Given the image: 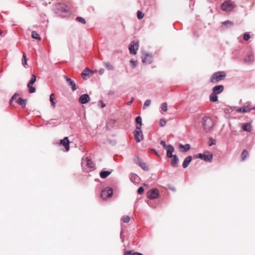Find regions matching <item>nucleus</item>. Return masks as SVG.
Masks as SVG:
<instances>
[{
  "label": "nucleus",
  "mask_w": 255,
  "mask_h": 255,
  "mask_svg": "<svg viewBox=\"0 0 255 255\" xmlns=\"http://www.w3.org/2000/svg\"><path fill=\"white\" fill-rule=\"evenodd\" d=\"M226 74L224 71H219L214 73L210 78V82L216 83L225 79Z\"/></svg>",
  "instance_id": "f257e3e1"
},
{
  "label": "nucleus",
  "mask_w": 255,
  "mask_h": 255,
  "mask_svg": "<svg viewBox=\"0 0 255 255\" xmlns=\"http://www.w3.org/2000/svg\"><path fill=\"white\" fill-rule=\"evenodd\" d=\"M202 121L204 129L206 132L210 131L214 126L213 120L210 118L205 117L203 119Z\"/></svg>",
  "instance_id": "f03ea898"
},
{
  "label": "nucleus",
  "mask_w": 255,
  "mask_h": 255,
  "mask_svg": "<svg viewBox=\"0 0 255 255\" xmlns=\"http://www.w3.org/2000/svg\"><path fill=\"white\" fill-rule=\"evenodd\" d=\"M81 165L84 168V166H86L89 169H93L95 166V163L91 160L89 157H86L85 159H82Z\"/></svg>",
  "instance_id": "7ed1b4c3"
},
{
  "label": "nucleus",
  "mask_w": 255,
  "mask_h": 255,
  "mask_svg": "<svg viewBox=\"0 0 255 255\" xmlns=\"http://www.w3.org/2000/svg\"><path fill=\"white\" fill-rule=\"evenodd\" d=\"M36 77L35 75L32 74L31 78L27 84V87L29 89V92L30 93H33L36 91L35 87H33V85L36 82Z\"/></svg>",
  "instance_id": "20e7f679"
},
{
  "label": "nucleus",
  "mask_w": 255,
  "mask_h": 255,
  "mask_svg": "<svg viewBox=\"0 0 255 255\" xmlns=\"http://www.w3.org/2000/svg\"><path fill=\"white\" fill-rule=\"evenodd\" d=\"M138 47L139 45L138 42L134 41H131L128 46L130 53L135 55L138 49Z\"/></svg>",
  "instance_id": "39448f33"
},
{
  "label": "nucleus",
  "mask_w": 255,
  "mask_h": 255,
  "mask_svg": "<svg viewBox=\"0 0 255 255\" xmlns=\"http://www.w3.org/2000/svg\"><path fill=\"white\" fill-rule=\"evenodd\" d=\"M234 5L230 1H225L221 5V8L223 10L226 11H230L234 8Z\"/></svg>",
  "instance_id": "423d86ee"
},
{
  "label": "nucleus",
  "mask_w": 255,
  "mask_h": 255,
  "mask_svg": "<svg viewBox=\"0 0 255 255\" xmlns=\"http://www.w3.org/2000/svg\"><path fill=\"white\" fill-rule=\"evenodd\" d=\"M113 190L111 188H107L103 189L101 194V196L103 199H106L108 198L112 197Z\"/></svg>",
  "instance_id": "0eeeda50"
},
{
  "label": "nucleus",
  "mask_w": 255,
  "mask_h": 255,
  "mask_svg": "<svg viewBox=\"0 0 255 255\" xmlns=\"http://www.w3.org/2000/svg\"><path fill=\"white\" fill-rule=\"evenodd\" d=\"M96 72V70L91 71L88 68H85L81 73V76L84 80H87L91 75Z\"/></svg>",
  "instance_id": "6e6552de"
},
{
  "label": "nucleus",
  "mask_w": 255,
  "mask_h": 255,
  "mask_svg": "<svg viewBox=\"0 0 255 255\" xmlns=\"http://www.w3.org/2000/svg\"><path fill=\"white\" fill-rule=\"evenodd\" d=\"M134 136L137 142H139L142 140L143 137L142 132L141 130V128H140V129H138L136 128L134 132Z\"/></svg>",
  "instance_id": "1a4fd4ad"
},
{
  "label": "nucleus",
  "mask_w": 255,
  "mask_h": 255,
  "mask_svg": "<svg viewBox=\"0 0 255 255\" xmlns=\"http://www.w3.org/2000/svg\"><path fill=\"white\" fill-rule=\"evenodd\" d=\"M159 192L156 189H152L150 190L147 193V197L150 199L157 198L158 196Z\"/></svg>",
  "instance_id": "9d476101"
},
{
  "label": "nucleus",
  "mask_w": 255,
  "mask_h": 255,
  "mask_svg": "<svg viewBox=\"0 0 255 255\" xmlns=\"http://www.w3.org/2000/svg\"><path fill=\"white\" fill-rule=\"evenodd\" d=\"M134 162L137 164H138L142 169L144 170H148V166H147V165L145 163H144V162H142L141 161V160H140V159L137 157V156H135L134 158Z\"/></svg>",
  "instance_id": "9b49d317"
},
{
  "label": "nucleus",
  "mask_w": 255,
  "mask_h": 255,
  "mask_svg": "<svg viewBox=\"0 0 255 255\" xmlns=\"http://www.w3.org/2000/svg\"><path fill=\"white\" fill-rule=\"evenodd\" d=\"M57 8L60 10V11L62 13H63V14H61V15L62 17H64L66 15V14H68L69 13L68 8L66 5H65L64 4H59L57 5Z\"/></svg>",
  "instance_id": "f8f14e48"
},
{
  "label": "nucleus",
  "mask_w": 255,
  "mask_h": 255,
  "mask_svg": "<svg viewBox=\"0 0 255 255\" xmlns=\"http://www.w3.org/2000/svg\"><path fill=\"white\" fill-rule=\"evenodd\" d=\"M90 100L89 96L87 94L82 95L79 99V102L82 104H85L88 103Z\"/></svg>",
  "instance_id": "ddd939ff"
},
{
  "label": "nucleus",
  "mask_w": 255,
  "mask_h": 255,
  "mask_svg": "<svg viewBox=\"0 0 255 255\" xmlns=\"http://www.w3.org/2000/svg\"><path fill=\"white\" fill-rule=\"evenodd\" d=\"M60 144L65 147L66 151H68L69 150L70 141L68 139V137H65L63 139H61L60 141Z\"/></svg>",
  "instance_id": "4468645a"
},
{
  "label": "nucleus",
  "mask_w": 255,
  "mask_h": 255,
  "mask_svg": "<svg viewBox=\"0 0 255 255\" xmlns=\"http://www.w3.org/2000/svg\"><path fill=\"white\" fill-rule=\"evenodd\" d=\"M142 62L145 64H150L152 62V56L148 54H144L141 57Z\"/></svg>",
  "instance_id": "2eb2a0df"
},
{
  "label": "nucleus",
  "mask_w": 255,
  "mask_h": 255,
  "mask_svg": "<svg viewBox=\"0 0 255 255\" xmlns=\"http://www.w3.org/2000/svg\"><path fill=\"white\" fill-rule=\"evenodd\" d=\"M64 78L66 79L67 83L68 84V85L71 87L72 91H75L77 89V87L74 81L67 76H64Z\"/></svg>",
  "instance_id": "dca6fc26"
},
{
  "label": "nucleus",
  "mask_w": 255,
  "mask_h": 255,
  "mask_svg": "<svg viewBox=\"0 0 255 255\" xmlns=\"http://www.w3.org/2000/svg\"><path fill=\"white\" fill-rule=\"evenodd\" d=\"M224 86L223 85L216 86L213 88V93L214 94H219L222 93L224 90Z\"/></svg>",
  "instance_id": "f3484780"
},
{
  "label": "nucleus",
  "mask_w": 255,
  "mask_h": 255,
  "mask_svg": "<svg viewBox=\"0 0 255 255\" xmlns=\"http://www.w3.org/2000/svg\"><path fill=\"white\" fill-rule=\"evenodd\" d=\"M243 130L248 132L252 131V126L251 123H245L242 126Z\"/></svg>",
  "instance_id": "a211bd4d"
},
{
  "label": "nucleus",
  "mask_w": 255,
  "mask_h": 255,
  "mask_svg": "<svg viewBox=\"0 0 255 255\" xmlns=\"http://www.w3.org/2000/svg\"><path fill=\"white\" fill-rule=\"evenodd\" d=\"M167 150V156L168 157H171L174 155H172V152L174 151V148L171 145H168L166 149Z\"/></svg>",
  "instance_id": "6ab92c4d"
},
{
  "label": "nucleus",
  "mask_w": 255,
  "mask_h": 255,
  "mask_svg": "<svg viewBox=\"0 0 255 255\" xmlns=\"http://www.w3.org/2000/svg\"><path fill=\"white\" fill-rule=\"evenodd\" d=\"M192 157L191 156H188L184 159L182 164L183 167L184 168H185L188 166L189 163L192 160Z\"/></svg>",
  "instance_id": "aec40b11"
},
{
  "label": "nucleus",
  "mask_w": 255,
  "mask_h": 255,
  "mask_svg": "<svg viewBox=\"0 0 255 255\" xmlns=\"http://www.w3.org/2000/svg\"><path fill=\"white\" fill-rule=\"evenodd\" d=\"M16 103L20 105L22 108H25L26 105V99H23V98L19 97L16 100Z\"/></svg>",
  "instance_id": "412c9836"
},
{
  "label": "nucleus",
  "mask_w": 255,
  "mask_h": 255,
  "mask_svg": "<svg viewBox=\"0 0 255 255\" xmlns=\"http://www.w3.org/2000/svg\"><path fill=\"white\" fill-rule=\"evenodd\" d=\"M254 60V57L253 55L252 54H250L247 55L244 58V62L245 63H250L253 62Z\"/></svg>",
  "instance_id": "4be33fe9"
},
{
  "label": "nucleus",
  "mask_w": 255,
  "mask_h": 255,
  "mask_svg": "<svg viewBox=\"0 0 255 255\" xmlns=\"http://www.w3.org/2000/svg\"><path fill=\"white\" fill-rule=\"evenodd\" d=\"M135 122L136 123V128L140 129L142 126V120L140 117L137 116L135 119Z\"/></svg>",
  "instance_id": "5701e85b"
},
{
  "label": "nucleus",
  "mask_w": 255,
  "mask_h": 255,
  "mask_svg": "<svg viewBox=\"0 0 255 255\" xmlns=\"http://www.w3.org/2000/svg\"><path fill=\"white\" fill-rule=\"evenodd\" d=\"M111 171H102L100 173L101 178L105 179L111 174Z\"/></svg>",
  "instance_id": "b1692460"
},
{
  "label": "nucleus",
  "mask_w": 255,
  "mask_h": 255,
  "mask_svg": "<svg viewBox=\"0 0 255 255\" xmlns=\"http://www.w3.org/2000/svg\"><path fill=\"white\" fill-rule=\"evenodd\" d=\"M171 158H172L171 162L172 166L173 167H176L177 166V161L178 160L177 156L176 155H174Z\"/></svg>",
  "instance_id": "393cba45"
},
{
  "label": "nucleus",
  "mask_w": 255,
  "mask_h": 255,
  "mask_svg": "<svg viewBox=\"0 0 255 255\" xmlns=\"http://www.w3.org/2000/svg\"><path fill=\"white\" fill-rule=\"evenodd\" d=\"M251 110V109L248 107H243L239 109H238L237 111L240 112V113H246L250 112Z\"/></svg>",
  "instance_id": "a878e982"
},
{
  "label": "nucleus",
  "mask_w": 255,
  "mask_h": 255,
  "mask_svg": "<svg viewBox=\"0 0 255 255\" xmlns=\"http://www.w3.org/2000/svg\"><path fill=\"white\" fill-rule=\"evenodd\" d=\"M31 37H32V38L37 39L38 40H41V38L39 36V34L37 33V32H36L35 31H33L32 32Z\"/></svg>",
  "instance_id": "bb28decb"
},
{
  "label": "nucleus",
  "mask_w": 255,
  "mask_h": 255,
  "mask_svg": "<svg viewBox=\"0 0 255 255\" xmlns=\"http://www.w3.org/2000/svg\"><path fill=\"white\" fill-rule=\"evenodd\" d=\"M54 94L53 93L51 94L50 96V101L51 103V105L53 107H55L56 105V102H55V98H54Z\"/></svg>",
  "instance_id": "cd10ccee"
},
{
  "label": "nucleus",
  "mask_w": 255,
  "mask_h": 255,
  "mask_svg": "<svg viewBox=\"0 0 255 255\" xmlns=\"http://www.w3.org/2000/svg\"><path fill=\"white\" fill-rule=\"evenodd\" d=\"M212 157H213L212 154H205V156H204L203 159L205 161H211L212 160Z\"/></svg>",
  "instance_id": "c85d7f7f"
},
{
  "label": "nucleus",
  "mask_w": 255,
  "mask_h": 255,
  "mask_svg": "<svg viewBox=\"0 0 255 255\" xmlns=\"http://www.w3.org/2000/svg\"><path fill=\"white\" fill-rule=\"evenodd\" d=\"M217 94H214L213 93L210 96V100L211 102H216L218 101V97L216 96Z\"/></svg>",
  "instance_id": "c756f323"
},
{
  "label": "nucleus",
  "mask_w": 255,
  "mask_h": 255,
  "mask_svg": "<svg viewBox=\"0 0 255 255\" xmlns=\"http://www.w3.org/2000/svg\"><path fill=\"white\" fill-rule=\"evenodd\" d=\"M116 122L115 120H110L107 124V127L108 128H110L113 127V125L115 124Z\"/></svg>",
  "instance_id": "7c9ffc66"
},
{
  "label": "nucleus",
  "mask_w": 255,
  "mask_h": 255,
  "mask_svg": "<svg viewBox=\"0 0 255 255\" xmlns=\"http://www.w3.org/2000/svg\"><path fill=\"white\" fill-rule=\"evenodd\" d=\"M248 155H249L248 151L246 149L244 150L242 153V160H244L246 158V157L248 156Z\"/></svg>",
  "instance_id": "2f4dec72"
},
{
  "label": "nucleus",
  "mask_w": 255,
  "mask_h": 255,
  "mask_svg": "<svg viewBox=\"0 0 255 255\" xmlns=\"http://www.w3.org/2000/svg\"><path fill=\"white\" fill-rule=\"evenodd\" d=\"M76 20L78 22H81L83 24H85L86 23L85 19L84 18L80 16L77 17L76 18Z\"/></svg>",
  "instance_id": "473e14b6"
},
{
  "label": "nucleus",
  "mask_w": 255,
  "mask_h": 255,
  "mask_svg": "<svg viewBox=\"0 0 255 255\" xmlns=\"http://www.w3.org/2000/svg\"><path fill=\"white\" fill-rule=\"evenodd\" d=\"M180 148L181 149L183 148L184 149L183 151H186L190 149V145L189 144H185L184 145L180 144Z\"/></svg>",
  "instance_id": "72a5a7b5"
},
{
  "label": "nucleus",
  "mask_w": 255,
  "mask_h": 255,
  "mask_svg": "<svg viewBox=\"0 0 255 255\" xmlns=\"http://www.w3.org/2000/svg\"><path fill=\"white\" fill-rule=\"evenodd\" d=\"M22 65L24 67H26L25 66L27 64V58L26 57V55H25V54L24 53H23V57H22Z\"/></svg>",
  "instance_id": "f704fd0d"
},
{
  "label": "nucleus",
  "mask_w": 255,
  "mask_h": 255,
  "mask_svg": "<svg viewBox=\"0 0 255 255\" xmlns=\"http://www.w3.org/2000/svg\"><path fill=\"white\" fill-rule=\"evenodd\" d=\"M122 220L124 223H127L129 222L130 218L128 216H124L122 218Z\"/></svg>",
  "instance_id": "c9c22d12"
},
{
  "label": "nucleus",
  "mask_w": 255,
  "mask_h": 255,
  "mask_svg": "<svg viewBox=\"0 0 255 255\" xmlns=\"http://www.w3.org/2000/svg\"><path fill=\"white\" fill-rule=\"evenodd\" d=\"M144 13H143L141 11L138 10L137 13V17L139 19H142L144 17Z\"/></svg>",
  "instance_id": "e433bc0d"
},
{
  "label": "nucleus",
  "mask_w": 255,
  "mask_h": 255,
  "mask_svg": "<svg viewBox=\"0 0 255 255\" xmlns=\"http://www.w3.org/2000/svg\"><path fill=\"white\" fill-rule=\"evenodd\" d=\"M162 110L164 112H166L167 111V104L166 103H164L162 104L161 107Z\"/></svg>",
  "instance_id": "4c0bfd02"
},
{
  "label": "nucleus",
  "mask_w": 255,
  "mask_h": 255,
  "mask_svg": "<svg viewBox=\"0 0 255 255\" xmlns=\"http://www.w3.org/2000/svg\"><path fill=\"white\" fill-rule=\"evenodd\" d=\"M166 120L164 119H161L160 121V125L161 127L164 126L166 124Z\"/></svg>",
  "instance_id": "58836bf2"
},
{
  "label": "nucleus",
  "mask_w": 255,
  "mask_h": 255,
  "mask_svg": "<svg viewBox=\"0 0 255 255\" xmlns=\"http://www.w3.org/2000/svg\"><path fill=\"white\" fill-rule=\"evenodd\" d=\"M151 101L150 100H147L145 101L144 105H143V109H145L146 107L149 106L150 105Z\"/></svg>",
  "instance_id": "ea45409f"
},
{
  "label": "nucleus",
  "mask_w": 255,
  "mask_h": 255,
  "mask_svg": "<svg viewBox=\"0 0 255 255\" xmlns=\"http://www.w3.org/2000/svg\"><path fill=\"white\" fill-rule=\"evenodd\" d=\"M124 255H135V252L132 253L131 251H126L124 252Z\"/></svg>",
  "instance_id": "a19ab883"
},
{
  "label": "nucleus",
  "mask_w": 255,
  "mask_h": 255,
  "mask_svg": "<svg viewBox=\"0 0 255 255\" xmlns=\"http://www.w3.org/2000/svg\"><path fill=\"white\" fill-rule=\"evenodd\" d=\"M250 35L248 33H245L244 35V39L245 40H248L250 38Z\"/></svg>",
  "instance_id": "79ce46f5"
},
{
  "label": "nucleus",
  "mask_w": 255,
  "mask_h": 255,
  "mask_svg": "<svg viewBox=\"0 0 255 255\" xmlns=\"http://www.w3.org/2000/svg\"><path fill=\"white\" fill-rule=\"evenodd\" d=\"M209 141H210V142L209 143V145L210 146H212V145L216 144V140L215 139H213L212 138H210L209 139Z\"/></svg>",
  "instance_id": "37998d69"
},
{
  "label": "nucleus",
  "mask_w": 255,
  "mask_h": 255,
  "mask_svg": "<svg viewBox=\"0 0 255 255\" xmlns=\"http://www.w3.org/2000/svg\"><path fill=\"white\" fill-rule=\"evenodd\" d=\"M223 24L227 26L228 25L232 26L233 25V22L228 20L223 22Z\"/></svg>",
  "instance_id": "c03bdc74"
},
{
  "label": "nucleus",
  "mask_w": 255,
  "mask_h": 255,
  "mask_svg": "<svg viewBox=\"0 0 255 255\" xmlns=\"http://www.w3.org/2000/svg\"><path fill=\"white\" fill-rule=\"evenodd\" d=\"M98 106L101 108H104L106 106V105L102 101H100L98 103Z\"/></svg>",
  "instance_id": "a18cd8bd"
},
{
  "label": "nucleus",
  "mask_w": 255,
  "mask_h": 255,
  "mask_svg": "<svg viewBox=\"0 0 255 255\" xmlns=\"http://www.w3.org/2000/svg\"><path fill=\"white\" fill-rule=\"evenodd\" d=\"M143 191H144L143 188L142 187H140L137 190V193L138 194H141L143 193Z\"/></svg>",
  "instance_id": "49530a36"
},
{
  "label": "nucleus",
  "mask_w": 255,
  "mask_h": 255,
  "mask_svg": "<svg viewBox=\"0 0 255 255\" xmlns=\"http://www.w3.org/2000/svg\"><path fill=\"white\" fill-rule=\"evenodd\" d=\"M160 144L162 145L164 149H166L168 145L166 144V143L163 140L160 141Z\"/></svg>",
  "instance_id": "de8ad7c7"
},
{
  "label": "nucleus",
  "mask_w": 255,
  "mask_h": 255,
  "mask_svg": "<svg viewBox=\"0 0 255 255\" xmlns=\"http://www.w3.org/2000/svg\"><path fill=\"white\" fill-rule=\"evenodd\" d=\"M105 66L109 70H112L113 68V66L109 63H106Z\"/></svg>",
  "instance_id": "09e8293b"
},
{
  "label": "nucleus",
  "mask_w": 255,
  "mask_h": 255,
  "mask_svg": "<svg viewBox=\"0 0 255 255\" xmlns=\"http://www.w3.org/2000/svg\"><path fill=\"white\" fill-rule=\"evenodd\" d=\"M130 62L132 65V68H135L136 67V61L131 60Z\"/></svg>",
  "instance_id": "8fccbe9b"
},
{
  "label": "nucleus",
  "mask_w": 255,
  "mask_h": 255,
  "mask_svg": "<svg viewBox=\"0 0 255 255\" xmlns=\"http://www.w3.org/2000/svg\"><path fill=\"white\" fill-rule=\"evenodd\" d=\"M204 156H205V154L199 153L196 156V158H200L201 159H204Z\"/></svg>",
  "instance_id": "3c124183"
},
{
  "label": "nucleus",
  "mask_w": 255,
  "mask_h": 255,
  "mask_svg": "<svg viewBox=\"0 0 255 255\" xmlns=\"http://www.w3.org/2000/svg\"><path fill=\"white\" fill-rule=\"evenodd\" d=\"M18 95L19 94L18 93H15L11 98V101H13L14 100H15L16 97L18 96Z\"/></svg>",
  "instance_id": "603ef678"
},
{
  "label": "nucleus",
  "mask_w": 255,
  "mask_h": 255,
  "mask_svg": "<svg viewBox=\"0 0 255 255\" xmlns=\"http://www.w3.org/2000/svg\"><path fill=\"white\" fill-rule=\"evenodd\" d=\"M133 100V98H132L131 101L128 103V105H130L132 103Z\"/></svg>",
  "instance_id": "864d4df0"
},
{
  "label": "nucleus",
  "mask_w": 255,
  "mask_h": 255,
  "mask_svg": "<svg viewBox=\"0 0 255 255\" xmlns=\"http://www.w3.org/2000/svg\"><path fill=\"white\" fill-rule=\"evenodd\" d=\"M104 69H101L99 70V72L101 75H102L104 73Z\"/></svg>",
  "instance_id": "5fc2aeb1"
},
{
  "label": "nucleus",
  "mask_w": 255,
  "mask_h": 255,
  "mask_svg": "<svg viewBox=\"0 0 255 255\" xmlns=\"http://www.w3.org/2000/svg\"><path fill=\"white\" fill-rule=\"evenodd\" d=\"M135 255H143V254L140 253L135 252Z\"/></svg>",
  "instance_id": "6e6d98bb"
},
{
  "label": "nucleus",
  "mask_w": 255,
  "mask_h": 255,
  "mask_svg": "<svg viewBox=\"0 0 255 255\" xmlns=\"http://www.w3.org/2000/svg\"><path fill=\"white\" fill-rule=\"evenodd\" d=\"M12 102H13V101H11V99H10V101H9V105L10 106H12Z\"/></svg>",
  "instance_id": "4d7b16f0"
},
{
  "label": "nucleus",
  "mask_w": 255,
  "mask_h": 255,
  "mask_svg": "<svg viewBox=\"0 0 255 255\" xmlns=\"http://www.w3.org/2000/svg\"><path fill=\"white\" fill-rule=\"evenodd\" d=\"M153 151H154V152L155 153V154H157V152H156L154 151V150H153Z\"/></svg>",
  "instance_id": "13d9d810"
},
{
  "label": "nucleus",
  "mask_w": 255,
  "mask_h": 255,
  "mask_svg": "<svg viewBox=\"0 0 255 255\" xmlns=\"http://www.w3.org/2000/svg\"><path fill=\"white\" fill-rule=\"evenodd\" d=\"M1 30L0 29V34H1Z\"/></svg>",
  "instance_id": "bf43d9fd"
}]
</instances>
